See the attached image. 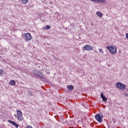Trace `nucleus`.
<instances>
[{
  "label": "nucleus",
  "mask_w": 128,
  "mask_h": 128,
  "mask_svg": "<svg viewBox=\"0 0 128 128\" xmlns=\"http://www.w3.org/2000/svg\"><path fill=\"white\" fill-rule=\"evenodd\" d=\"M67 88L68 90H74V86L72 85H69L67 86Z\"/></svg>",
  "instance_id": "ddd939ff"
},
{
  "label": "nucleus",
  "mask_w": 128,
  "mask_h": 128,
  "mask_svg": "<svg viewBox=\"0 0 128 128\" xmlns=\"http://www.w3.org/2000/svg\"><path fill=\"white\" fill-rule=\"evenodd\" d=\"M100 96H101V98H102L103 102H106V100H108V99H107L104 96V94L101 93V94H100Z\"/></svg>",
  "instance_id": "1a4fd4ad"
},
{
  "label": "nucleus",
  "mask_w": 128,
  "mask_h": 128,
  "mask_svg": "<svg viewBox=\"0 0 128 128\" xmlns=\"http://www.w3.org/2000/svg\"><path fill=\"white\" fill-rule=\"evenodd\" d=\"M96 14L98 16H99V18H102V14L100 12H96Z\"/></svg>",
  "instance_id": "4468645a"
},
{
  "label": "nucleus",
  "mask_w": 128,
  "mask_h": 128,
  "mask_svg": "<svg viewBox=\"0 0 128 128\" xmlns=\"http://www.w3.org/2000/svg\"><path fill=\"white\" fill-rule=\"evenodd\" d=\"M116 87L118 88H120V90H124L126 88V86L122 84V83L118 82L116 84Z\"/></svg>",
  "instance_id": "7ed1b4c3"
},
{
  "label": "nucleus",
  "mask_w": 128,
  "mask_h": 128,
  "mask_svg": "<svg viewBox=\"0 0 128 128\" xmlns=\"http://www.w3.org/2000/svg\"><path fill=\"white\" fill-rule=\"evenodd\" d=\"M126 38H127L128 40V33L126 34Z\"/></svg>",
  "instance_id": "412c9836"
},
{
  "label": "nucleus",
  "mask_w": 128,
  "mask_h": 128,
  "mask_svg": "<svg viewBox=\"0 0 128 128\" xmlns=\"http://www.w3.org/2000/svg\"><path fill=\"white\" fill-rule=\"evenodd\" d=\"M27 128H32V127L30 126H28Z\"/></svg>",
  "instance_id": "aec40b11"
},
{
  "label": "nucleus",
  "mask_w": 128,
  "mask_h": 128,
  "mask_svg": "<svg viewBox=\"0 0 128 128\" xmlns=\"http://www.w3.org/2000/svg\"><path fill=\"white\" fill-rule=\"evenodd\" d=\"M16 118L19 122H22L24 120V117H22V112L18 110H17V117Z\"/></svg>",
  "instance_id": "f03ea898"
},
{
  "label": "nucleus",
  "mask_w": 128,
  "mask_h": 128,
  "mask_svg": "<svg viewBox=\"0 0 128 128\" xmlns=\"http://www.w3.org/2000/svg\"><path fill=\"white\" fill-rule=\"evenodd\" d=\"M107 50H109L111 54H116V47L114 46H107Z\"/></svg>",
  "instance_id": "f257e3e1"
},
{
  "label": "nucleus",
  "mask_w": 128,
  "mask_h": 128,
  "mask_svg": "<svg viewBox=\"0 0 128 128\" xmlns=\"http://www.w3.org/2000/svg\"><path fill=\"white\" fill-rule=\"evenodd\" d=\"M26 40H32V35L30 33H26L24 34Z\"/></svg>",
  "instance_id": "0eeeda50"
},
{
  "label": "nucleus",
  "mask_w": 128,
  "mask_h": 128,
  "mask_svg": "<svg viewBox=\"0 0 128 128\" xmlns=\"http://www.w3.org/2000/svg\"><path fill=\"white\" fill-rule=\"evenodd\" d=\"M34 74H35V76H38L40 78H44V75L42 74V73L38 70H35L34 71Z\"/></svg>",
  "instance_id": "39448f33"
},
{
  "label": "nucleus",
  "mask_w": 128,
  "mask_h": 128,
  "mask_svg": "<svg viewBox=\"0 0 128 128\" xmlns=\"http://www.w3.org/2000/svg\"><path fill=\"white\" fill-rule=\"evenodd\" d=\"M28 2V0H21V2L26 4L27 2Z\"/></svg>",
  "instance_id": "2eb2a0df"
},
{
  "label": "nucleus",
  "mask_w": 128,
  "mask_h": 128,
  "mask_svg": "<svg viewBox=\"0 0 128 128\" xmlns=\"http://www.w3.org/2000/svg\"><path fill=\"white\" fill-rule=\"evenodd\" d=\"M4 72V70L0 69V76H2Z\"/></svg>",
  "instance_id": "dca6fc26"
},
{
  "label": "nucleus",
  "mask_w": 128,
  "mask_h": 128,
  "mask_svg": "<svg viewBox=\"0 0 128 128\" xmlns=\"http://www.w3.org/2000/svg\"><path fill=\"white\" fill-rule=\"evenodd\" d=\"M9 84H10V86H15L16 81H14V80H10V81Z\"/></svg>",
  "instance_id": "9b49d317"
},
{
  "label": "nucleus",
  "mask_w": 128,
  "mask_h": 128,
  "mask_svg": "<svg viewBox=\"0 0 128 128\" xmlns=\"http://www.w3.org/2000/svg\"><path fill=\"white\" fill-rule=\"evenodd\" d=\"M102 115H100V114H96L95 115V118L98 122H100V124H102Z\"/></svg>",
  "instance_id": "20e7f679"
},
{
  "label": "nucleus",
  "mask_w": 128,
  "mask_h": 128,
  "mask_svg": "<svg viewBox=\"0 0 128 128\" xmlns=\"http://www.w3.org/2000/svg\"><path fill=\"white\" fill-rule=\"evenodd\" d=\"M84 50H94V46L90 45V44H86L84 46Z\"/></svg>",
  "instance_id": "423d86ee"
},
{
  "label": "nucleus",
  "mask_w": 128,
  "mask_h": 128,
  "mask_svg": "<svg viewBox=\"0 0 128 128\" xmlns=\"http://www.w3.org/2000/svg\"><path fill=\"white\" fill-rule=\"evenodd\" d=\"M98 50L100 52H101V54H104V51L102 50V49L99 48Z\"/></svg>",
  "instance_id": "a211bd4d"
},
{
  "label": "nucleus",
  "mask_w": 128,
  "mask_h": 128,
  "mask_svg": "<svg viewBox=\"0 0 128 128\" xmlns=\"http://www.w3.org/2000/svg\"><path fill=\"white\" fill-rule=\"evenodd\" d=\"M90 0L91 2H98L102 3L106 2V0Z\"/></svg>",
  "instance_id": "9d476101"
},
{
  "label": "nucleus",
  "mask_w": 128,
  "mask_h": 128,
  "mask_svg": "<svg viewBox=\"0 0 128 128\" xmlns=\"http://www.w3.org/2000/svg\"><path fill=\"white\" fill-rule=\"evenodd\" d=\"M50 26L47 25L46 26V30H50Z\"/></svg>",
  "instance_id": "f3484780"
},
{
  "label": "nucleus",
  "mask_w": 128,
  "mask_h": 128,
  "mask_svg": "<svg viewBox=\"0 0 128 128\" xmlns=\"http://www.w3.org/2000/svg\"><path fill=\"white\" fill-rule=\"evenodd\" d=\"M28 96H34V94H32V90H28Z\"/></svg>",
  "instance_id": "f8f14e48"
},
{
  "label": "nucleus",
  "mask_w": 128,
  "mask_h": 128,
  "mask_svg": "<svg viewBox=\"0 0 128 128\" xmlns=\"http://www.w3.org/2000/svg\"><path fill=\"white\" fill-rule=\"evenodd\" d=\"M8 122H10V124H12L14 126H16V128H18L20 126V125H18V124H16V122H14V121L8 120Z\"/></svg>",
  "instance_id": "6e6552de"
},
{
  "label": "nucleus",
  "mask_w": 128,
  "mask_h": 128,
  "mask_svg": "<svg viewBox=\"0 0 128 128\" xmlns=\"http://www.w3.org/2000/svg\"><path fill=\"white\" fill-rule=\"evenodd\" d=\"M124 94L125 96H127V98H128V94L124 93Z\"/></svg>",
  "instance_id": "6ab92c4d"
}]
</instances>
